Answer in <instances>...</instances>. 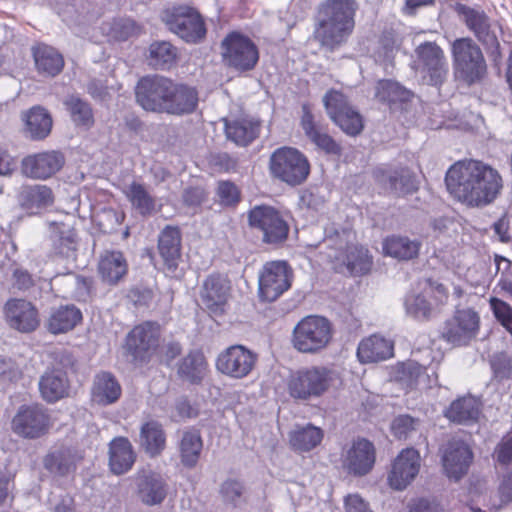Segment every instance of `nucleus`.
Here are the masks:
<instances>
[{
  "instance_id": "1",
  "label": "nucleus",
  "mask_w": 512,
  "mask_h": 512,
  "mask_svg": "<svg viewBox=\"0 0 512 512\" xmlns=\"http://www.w3.org/2000/svg\"><path fill=\"white\" fill-rule=\"evenodd\" d=\"M445 183L451 195L471 207L491 204L503 189L498 170L477 160L452 165L446 173Z\"/></svg>"
},
{
  "instance_id": "2",
  "label": "nucleus",
  "mask_w": 512,
  "mask_h": 512,
  "mask_svg": "<svg viewBox=\"0 0 512 512\" xmlns=\"http://www.w3.org/2000/svg\"><path fill=\"white\" fill-rule=\"evenodd\" d=\"M356 10L355 0H327L319 10L315 39L331 50L340 46L354 29Z\"/></svg>"
},
{
  "instance_id": "3",
  "label": "nucleus",
  "mask_w": 512,
  "mask_h": 512,
  "mask_svg": "<svg viewBox=\"0 0 512 512\" xmlns=\"http://www.w3.org/2000/svg\"><path fill=\"white\" fill-rule=\"evenodd\" d=\"M350 235L349 231L343 230L327 236L324 239V244L329 248L327 257L334 262V269L337 272H347L351 275L366 274L372 265L371 257L364 247L348 243Z\"/></svg>"
},
{
  "instance_id": "4",
  "label": "nucleus",
  "mask_w": 512,
  "mask_h": 512,
  "mask_svg": "<svg viewBox=\"0 0 512 512\" xmlns=\"http://www.w3.org/2000/svg\"><path fill=\"white\" fill-rule=\"evenodd\" d=\"M455 77L468 86L480 83L487 75V63L479 45L470 37L457 38L451 43Z\"/></svg>"
},
{
  "instance_id": "5",
  "label": "nucleus",
  "mask_w": 512,
  "mask_h": 512,
  "mask_svg": "<svg viewBox=\"0 0 512 512\" xmlns=\"http://www.w3.org/2000/svg\"><path fill=\"white\" fill-rule=\"evenodd\" d=\"M336 378V372L328 367H303L291 373L287 381V390L293 399L310 401L324 395Z\"/></svg>"
},
{
  "instance_id": "6",
  "label": "nucleus",
  "mask_w": 512,
  "mask_h": 512,
  "mask_svg": "<svg viewBox=\"0 0 512 512\" xmlns=\"http://www.w3.org/2000/svg\"><path fill=\"white\" fill-rule=\"evenodd\" d=\"M269 172L272 178L295 187L307 180L310 174V163L298 149L283 146L270 155Z\"/></svg>"
},
{
  "instance_id": "7",
  "label": "nucleus",
  "mask_w": 512,
  "mask_h": 512,
  "mask_svg": "<svg viewBox=\"0 0 512 512\" xmlns=\"http://www.w3.org/2000/svg\"><path fill=\"white\" fill-rule=\"evenodd\" d=\"M161 19L167 29L189 44L199 43L206 35V25L201 14L186 5L165 9Z\"/></svg>"
},
{
  "instance_id": "8",
  "label": "nucleus",
  "mask_w": 512,
  "mask_h": 512,
  "mask_svg": "<svg viewBox=\"0 0 512 512\" xmlns=\"http://www.w3.org/2000/svg\"><path fill=\"white\" fill-rule=\"evenodd\" d=\"M412 68L424 84L439 87L448 75L449 66L443 49L435 42L426 41L414 51Z\"/></svg>"
},
{
  "instance_id": "9",
  "label": "nucleus",
  "mask_w": 512,
  "mask_h": 512,
  "mask_svg": "<svg viewBox=\"0 0 512 512\" xmlns=\"http://www.w3.org/2000/svg\"><path fill=\"white\" fill-rule=\"evenodd\" d=\"M332 339V324L322 316H307L294 327L292 343L301 353L314 354Z\"/></svg>"
},
{
  "instance_id": "10",
  "label": "nucleus",
  "mask_w": 512,
  "mask_h": 512,
  "mask_svg": "<svg viewBox=\"0 0 512 512\" xmlns=\"http://www.w3.org/2000/svg\"><path fill=\"white\" fill-rule=\"evenodd\" d=\"M249 226L261 233V240L268 245H280L289 234V224L272 206L256 205L247 214Z\"/></svg>"
},
{
  "instance_id": "11",
  "label": "nucleus",
  "mask_w": 512,
  "mask_h": 512,
  "mask_svg": "<svg viewBox=\"0 0 512 512\" xmlns=\"http://www.w3.org/2000/svg\"><path fill=\"white\" fill-rule=\"evenodd\" d=\"M373 178L383 193L391 197H405L419 189L416 174L402 165L378 166L373 170Z\"/></svg>"
},
{
  "instance_id": "12",
  "label": "nucleus",
  "mask_w": 512,
  "mask_h": 512,
  "mask_svg": "<svg viewBox=\"0 0 512 512\" xmlns=\"http://www.w3.org/2000/svg\"><path fill=\"white\" fill-rule=\"evenodd\" d=\"M160 326L146 321L135 326L125 341L126 355L134 364H144L155 354L160 341Z\"/></svg>"
},
{
  "instance_id": "13",
  "label": "nucleus",
  "mask_w": 512,
  "mask_h": 512,
  "mask_svg": "<svg viewBox=\"0 0 512 512\" xmlns=\"http://www.w3.org/2000/svg\"><path fill=\"white\" fill-rule=\"evenodd\" d=\"M480 316L471 308L457 310L441 329V339L453 347L467 346L479 332Z\"/></svg>"
},
{
  "instance_id": "14",
  "label": "nucleus",
  "mask_w": 512,
  "mask_h": 512,
  "mask_svg": "<svg viewBox=\"0 0 512 512\" xmlns=\"http://www.w3.org/2000/svg\"><path fill=\"white\" fill-rule=\"evenodd\" d=\"M222 55L229 66L239 71L252 70L259 60L257 46L239 32H231L223 39Z\"/></svg>"
},
{
  "instance_id": "15",
  "label": "nucleus",
  "mask_w": 512,
  "mask_h": 512,
  "mask_svg": "<svg viewBox=\"0 0 512 512\" xmlns=\"http://www.w3.org/2000/svg\"><path fill=\"white\" fill-rule=\"evenodd\" d=\"M293 270L285 261L267 262L259 273V296L263 301L277 300L292 284Z\"/></svg>"
},
{
  "instance_id": "16",
  "label": "nucleus",
  "mask_w": 512,
  "mask_h": 512,
  "mask_svg": "<svg viewBox=\"0 0 512 512\" xmlns=\"http://www.w3.org/2000/svg\"><path fill=\"white\" fill-rule=\"evenodd\" d=\"M458 12L463 17L467 28L483 44L493 57V60H500L502 57L500 43L495 31L492 29V23L487 14L482 10L465 5H460Z\"/></svg>"
},
{
  "instance_id": "17",
  "label": "nucleus",
  "mask_w": 512,
  "mask_h": 512,
  "mask_svg": "<svg viewBox=\"0 0 512 512\" xmlns=\"http://www.w3.org/2000/svg\"><path fill=\"white\" fill-rule=\"evenodd\" d=\"M173 89V81L163 76H147L136 86V99L143 109L164 112L168 96Z\"/></svg>"
},
{
  "instance_id": "18",
  "label": "nucleus",
  "mask_w": 512,
  "mask_h": 512,
  "mask_svg": "<svg viewBox=\"0 0 512 512\" xmlns=\"http://www.w3.org/2000/svg\"><path fill=\"white\" fill-rule=\"evenodd\" d=\"M49 421V415L43 406L22 405L12 419V430L23 438L36 439L48 431Z\"/></svg>"
},
{
  "instance_id": "19",
  "label": "nucleus",
  "mask_w": 512,
  "mask_h": 512,
  "mask_svg": "<svg viewBox=\"0 0 512 512\" xmlns=\"http://www.w3.org/2000/svg\"><path fill=\"white\" fill-rule=\"evenodd\" d=\"M257 354L242 345H233L222 351L216 360V368L234 379L246 377L257 362Z\"/></svg>"
},
{
  "instance_id": "20",
  "label": "nucleus",
  "mask_w": 512,
  "mask_h": 512,
  "mask_svg": "<svg viewBox=\"0 0 512 512\" xmlns=\"http://www.w3.org/2000/svg\"><path fill=\"white\" fill-rule=\"evenodd\" d=\"M3 310L9 327L19 332H32L40 324L38 310L31 302L25 299H9L5 303Z\"/></svg>"
},
{
  "instance_id": "21",
  "label": "nucleus",
  "mask_w": 512,
  "mask_h": 512,
  "mask_svg": "<svg viewBox=\"0 0 512 512\" xmlns=\"http://www.w3.org/2000/svg\"><path fill=\"white\" fill-rule=\"evenodd\" d=\"M420 454L414 448L403 449L392 464L388 482L395 490L405 489L418 475Z\"/></svg>"
},
{
  "instance_id": "22",
  "label": "nucleus",
  "mask_w": 512,
  "mask_h": 512,
  "mask_svg": "<svg viewBox=\"0 0 512 512\" xmlns=\"http://www.w3.org/2000/svg\"><path fill=\"white\" fill-rule=\"evenodd\" d=\"M323 101L328 114L339 128H363L361 115L347 103L341 92L330 90Z\"/></svg>"
},
{
  "instance_id": "23",
  "label": "nucleus",
  "mask_w": 512,
  "mask_h": 512,
  "mask_svg": "<svg viewBox=\"0 0 512 512\" xmlns=\"http://www.w3.org/2000/svg\"><path fill=\"white\" fill-rule=\"evenodd\" d=\"M343 467L355 476H363L370 472L375 463L374 445L358 438L343 455Z\"/></svg>"
},
{
  "instance_id": "24",
  "label": "nucleus",
  "mask_w": 512,
  "mask_h": 512,
  "mask_svg": "<svg viewBox=\"0 0 512 512\" xmlns=\"http://www.w3.org/2000/svg\"><path fill=\"white\" fill-rule=\"evenodd\" d=\"M473 459V453L467 443L452 439L446 445L443 453V467L449 478L455 480L465 475Z\"/></svg>"
},
{
  "instance_id": "25",
  "label": "nucleus",
  "mask_w": 512,
  "mask_h": 512,
  "mask_svg": "<svg viewBox=\"0 0 512 512\" xmlns=\"http://www.w3.org/2000/svg\"><path fill=\"white\" fill-rule=\"evenodd\" d=\"M64 164V157L59 152H44L28 156L22 160V172L34 179H46L55 174Z\"/></svg>"
},
{
  "instance_id": "26",
  "label": "nucleus",
  "mask_w": 512,
  "mask_h": 512,
  "mask_svg": "<svg viewBox=\"0 0 512 512\" xmlns=\"http://www.w3.org/2000/svg\"><path fill=\"white\" fill-rule=\"evenodd\" d=\"M82 459L78 451L71 447L61 446L51 449L43 458L44 469L54 477H65L74 472L77 463Z\"/></svg>"
},
{
  "instance_id": "27",
  "label": "nucleus",
  "mask_w": 512,
  "mask_h": 512,
  "mask_svg": "<svg viewBox=\"0 0 512 512\" xmlns=\"http://www.w3.org/2000/svg\"><path fill=\"white\" fill-rule=\"evenodd\" d=\"M137 495L148 506L158 505L167 495V484L163 477L153 471H143L136 477Z\"/></svg>"
},
{
  "instance_id": "28",
  "label": "nucleus",
  "mask_w": 512,
  "mask_h": 512,
  "mask_svg": "<svg viewBox=\"0 0 512 512\" xmlns=\"http://www.w3.org/2000/svg\"><path fill=\"white\" fill-rule=\"evenodd\" d=\"M230 294V282L221 274H212L203 282L200 296L212 312L222 311Z\"/></svg>"
},
{
  "instance_id": "29",
  "label": "nucleus",
  "mask_w": 512,
  "mask_h": 512,
  "mask_svg": "<svg viewBox=\"0 0 512 512\" xmlns=\"http://www.w3.org/2000/svg\"><path fill=\"white\" fill-rule=\"evenodd\" d=\"M158 250L167 270L174 272L181 257V231L179 227L167 225L160 232Z\"/></svg>"
},
{
  "instance_id": "30",
  "label": "nucleus",
  "mask_w": 512,
  "mask_h": 512,
  "mask_svg": "<svg viewBox=\"0 0 512 512\" xmlns=\"http://www.w3.org/2000/svg\"><path fill=\"white\" fill-rule=\"evenodd\" d=\"M122 393L121 386L110 372L95 375L91 387V401L99 406H108L118 401Z\"/></svg>"
},
{
  "instance_id": "31",
  "label": "nucleus",
  "mask_w": 512,
  "mask_h": 512,
  "mask_svg": "<svg viewBox=\"0 0 512 512\" xmlns=\"http://www.w3.org/2000/svg\"><path fill=\"white\" fill-rule=\"evenodd\" d=\"M137 442L148 456L154 458L161 455L166 447V433L162 424L153 419L142 423Z\"/></svg>"
},
{
  "instance_id": "32",
  "label": "nucleus",
  "mask_w": 512,
  "mask_h": 512,
  "mask_svg": "<svg viewBox=\"0 0 512 512\" xmlns=\"http://www.w3.org/2000/svg\"><path fill=\"white\" fill-rule=\"evenodd\" d=\"M393 342L381 335H371L363 339L357 348V357L361 363H374L393 356Z\"/></svg>"
},
{
  "instance_id": "33",
  "label": "nucleus",
  "mask_w": 512,
  "mask_h": 512,
  "mask_svg": "<svg viewBox=\"0 0 512 512\" xmlns=\"http://www.w3.org/2000/svg\"><path fill=\"white\" fill-rule=\"evenodd\" d=\"M136 459L131 442L125 437H118L109 445V466L116 475L128 472Z\"/></svg>"
},
{
  "instance_id": "34",
  "label": "nucleus",
  "mask_w": 512,
  "mask_h": 512,
  "mask_svg": "<svg viewBox=\"0 0 512 512\" xmlns=\"http://www.w3.org/2000/svg\"><path fill=\"white\" fill-rule=\"evenodd\" d=\"M197 104L198 93L195 88L173 82V89L164 106V112L176 115L188 114L196 109Z\"/></svg>"
},
{
  "instance_id": "35",
  "label": "nucleus",
  "mask_w": 512,
  "mask_h": 512,
  "mask_svg": "<svg viewBox=\"0 0 512 512\" xmlns=\"http://www.w3.org/2000/svg\"><path fill=\"white\" fill-rule=\"evenodd\" d=\"M32 55L39 74L45 77L58 75L64 67V59L55 48L46 44H37L32 48Z\"/></svg>"
},
{
  "instance_id": "36",
  "label": "nucleus",
  "mask_w": 512,
  "mask_h": 512,
  "mask_svg": "<svg viewBox=\"0 0 512 512\" xmlns=\"http://www.w3.org/2000/svg\"><path fill=\"white\" fill-rule=\"evenodd\" d=\"M39 390L43 399L50 403L67 396L69 381L65 372L57 368L46 371L39 380Z\"/></svg>"
},
{
  "instance_id": "37",
  "label": "nucleus",
  "mask_w": 512,
  "mask_h": 512,
  "mask_svg": "<svg viewBox=\"0 0 512 512\" xmlns=\"http://www.w3.org/2000/svg\"><path fill=\"white\" fill-rule=\"evenodd\" d=\"M480 402L473 396H463L454 400L445 411V416L457 424H472L478 420Z\"/></svg>"
},
{
  "instance_id": "38",
  "label": "nucleus",
  "mask_w": 512,
  "mask_h": 512,
  "mask_svg": "<svg viewBox=\"0 0 512 512\" xmlns=\"http://www.w3.org/2000/svg\"><path fill=\"white\" fill-rule=\"evenodd\" d=\"M53 200V192L46 185L24 186L18 196L20 206L31 214L50 206Z\"/></svg>"
},
{
  "instance_id": "39",
  "label": "nucleus",
  "mask_w": 512,
  "mask_h": 512,
  "mask_svg": "<svg viewBox=\"0 0 512 512\" xmlns=\"http://www.w3.org/2000/svg\"><path fill=\"white\" fill-rule=\"evenodd\" d=\"M99 273L108 284L118 283L127 273V263L119 251H106L100 258Z\"/></svg>"
},
{
  "instance_id": "40",
  "label": "nucleus",
  "mask_w": 512,
  "mask_h": 512,
  "mask_svg": "<svg viewBox=\"0 0 512 512\" xmlns=\"http://www.w3.org/2000/svg\"><path fill=\"white\" fill-rule=\"evenodd\" d=\"M207 371V362L199 351H191L180 360L177 374L180 379L191 384H199Z\"/></svg>"
},
{
  "instance_id": "41",
  "label": "nucleus",
  "mask_w": 512,
  "mask_h": 512,
  "mask_svg": "<svg viewBox=\"0 0 512 512\" xmlns=\"http://www.w3.org/2000/svg\"><path fill=\"white\" fill-rule=\"evenodd\" d=\"M202 447L203 442L199 431L194 429L183 431L178 443L182 465L186 468H194L198 463Z\"/></svg>"
},
{
  "instance_id": "42",
  "label": "nucleus",
  "mask_w": 512,
  "mask_h": 512,
  "mask_svg": "<svg viewBox=\"0 0 512 512\" xmlns=\"http://www.w3.org/2000/svg\"><path fill=\"white\" fill-rule=\"evenodd\" d=\"M82 319L81 311L74 305L60 306L48 319V330L53 334L73 329Z\"/></svg>"
},
{
  "instance_id": "43",
  "label": "nucleus",
  "mask_w": 512,
  "mask_h": 512,
  "mask_svg": "<svg viewBox=\"0 0 512 512\" xmlns=\"http://www.w3.org/2000/svg\"><path fill=\"white\" fill-rule=\"evenodd\" d=\"M323 439V432L320 428L307 424L297 427L290 432L289 442L293 450L307 452L318 446Z\"/></svg>"
},
{
  "instance_id": "44",
  "label": "nucleus",
  "mask_w": 512,
  "mask_h": 512,
  "mask_svg": "<svg viewBox=\"0 0 512 512\" xmlns=\"http://www.w3.org/2000/svg\"><path fill=\"white\" fill-rule=\"evenodd\" d=\"M421 243L404 236H391L385 239L383 249L387 255L400 260H410L418 256Z\"/></svg>"
},
{
  "instance_id": "45",
  "label": "nucleus",
  "mask_w": 512,
  "mask_h": 512,
  "mask_svg": "<svg viewBox=\"0 0 512 512\" xmlns=\"http://www.w3.org/2000/svg\"><path fill=\"white\" fill-rule=\"evenodd\" d=\"M148 51L149 64L156 69L165 70L176 63L177 48L168 41H155Z\"/></svg>"
},
{
  "instance_id": "46",
  "label": "nucleus",
  "mask_w": 512,
  "mask_h": 512,
  "mask_svg": "<svg viewBox=\"0 0 512 512\" xmlns=\"http://www.w3.org/2000/svg\"><path fill=\"white\" fill-rule=\"evenodd\" d=\"M127 197L133 208L142 216H150L157 211L156 199L142 184L131 183L127 191Z\"/></svg>"
},
{
  "instance_id": "47",
  "label": "nucleus",
  "mask_w": 512,
  "mask_h": 512,
  "mask_svg": "<svg viewBox=\"0 0 512 512\" xmlns=\"http://www.w3.org/2000/svg\"><path fill=\"white\" fill-rule=\"evenodd\" d=\"M413 94L399 83L392 80H381L376 85L375 97L385 103L394 104L407 102Z\"/></svg>"
},
{
  "instance_id": "48",
  "label": "nucleus",
  "mask_w": 512,
  "mask_h": 512,
  "mask_svg": "<svg viewBox=\"0 0 512 512\" xmlns=\"http://www.w3.org/2000/svg\"><path fill=\"white\" fill-rule=\"evenodd\" d=\"M101 29L111 41H126L138 33V26L130 18H117L104 22Z\"/></svg>"
},
{
  "instance_id": "49",
  "label": "nucleus",
  "mask_w": 512,
  "mask_h": 512,
  "mask_svg": "<svg viewBox=\"0 0 512 512\" xmlns=\"http://www.w3.org/2000/svg\"><path fill=\"white\" fill-rule=\"evenodd\" d=\"M64 105L76 125L91 126L93 124V112L87 102L72 95L64 101Z\"/></svg>"
},
{
  "instance_id": "50",
  "label": "nucleus",
  "mask_w": 512,
  "mask_h": 512,
  "mask_svg": "<svg viewBox=\"0 0 512 512\" xmlns=\"http://www.w3.org/2000/svg\"><path fill=\"white\" fill-rule=\"evenodd\" d=\"M220 496L225 504L238 507L245 502L244 484L237 479H226L219 489Z\"/></svg>"
},
{
  "instance_id": "51",
  "label": "nucleus",
  "mask_w": 512,
  "mask_h": 512,
  "mask_svg": "<svg viewBox=\"0 0 512 512\" xmlns=\"http://www.w3.org/2000/svg\"><path fill=\"white\" fill-rule=\"evenodd\" d=\"M429 368L420 365L417 362L411 361L404 365L403 373L409 377V385L411 387H431L437 385V375L435 374L432 380L428 374Z\"/></svg>"
},
{
  "instance_id": "52",
  "label": "nucleus",
  "mask_w": 512,
  "mask_h": 512,
  "mask_svg": "<svg viewBox=\"0 0 512 512\" xmlns=\"http://www.w3.org/2000/svg\"><path fill=\"white\" fill-rule=\"evenodd\" d=\"M21 119L27 128H52L53 125L51 113L41 105H35L22 112Z\"/></svg>"
},
{
  "instance_id": "53",
  "label": "nucleus",
  "mask_w": 512,
  "mask_h": 512,
  "mask_svg": "<svg viewBox=\"0 0 512 512\" xmlns=\"http://www.w3.org/2000/svg\"><path fill=\"white\" fill-rule=\"evenodd\" d=\"M406 311L417 319H428L431 314V304L423 294L413 295L405 301Z\"/></svg>"
},
{
  "instance_id": "54",
  "label": "nucleus",
  "mask_w": 512,
  "mask_h": 512,
  "mask_svg": "<svg viewBox=\"0 0 512 512\" xmlns=\"http://www.w3.org/2000/svg\"><path fill=\"white\" fill-rule=\"evenodd\" d=\"M489 302L495 318L512 336V306L496 297Z\"/></svg>"
},
{
  "instance_id": "55",
  "label": "nucleus",
  "mask_w": 512,
  "mask_h": 512,
  "mask_svg": "<svg viewBox=\"0 0 512 512\" xmlns=\"http://www.w3.org/2000/svg\"><path fill=\"white\" fill-rule=\"evenodd\" d=\"M307 137L320 149L328 154H339L340 146L331 136L322 130H306Z\"/></svg>"
},
{
  "instance_id": "56",
  "label": "nucleus",
  "mask_w": 512,
  "mask_h": 512,
  "mask_svg": "<svg viewBox=\"0 0 512 512\" xmlns=\"http://www.w3.org/2000/svg\"><path fill=\"white\" fill-rule=\"evenodd\" d=\"M77 248L76 233L73 230H67L60 233L57 241L54 243V249L57 254L63 257H70Z\"/></svg>"
},
{
  "instance_id": "57",
  "label": "nucleus",
  "mask_w": 512,
  "mask_h": 512,
  "mask_svg": "<svg viewBox=\"0 0 512 512\" xmlns=\"http://www.w3.org/2000/svg\"><path fill=\"white\" fill-rule=\"evenodd\" d=\"M418 421L409 415L396 417L391 425L392 432L398 439H406L416 430Z\"/></svg>"
},
{
  "instance_id": "58",
  "label": "nucleus",
  "mask_w": 512,
  "mask_h": 512,
  "mask_svg": "<svg viewBox=\"0 0 512 512\" xmlns=\"http://www.w3.org/2000/svg\"><path fill=\"white\" fill-rule=\"evenodd\" d=\"M217 196L224 206H233L240 201V191L237 186L230 181L218 183Z\"/></svg>"
},
{
  "instance_id": "59",
  "label": "nucleus",
  "mask_w": 512,
  "mask_h": 512,
  "mask_svg": "<svg viewBox=\"0 0 512 512\" xmlns=\"http://www.w3.org/2000/svg\"><path fill=\"white\" fill-rule=\"evenodd\" d=\"M226 138L238 147H247L257 137V130H224Z\"/></svg>"
},
{
  "instance_id": "60",
  "label": "nucleus",
  "mask_w": 512,
  "mask_h": 512,
  "mask_svg": "<svg viewBox=\"0 0 512 512\" xmlns=\"http://www.w3.org/2000/svg\"><path fill=\"white\" fill-rule=\"evenodd\" d=\"M491 368L495 378L499 380L508 379L511 375L512 365L510 360L504 355L494 356L491 360Z\"/></svg>"
},
{
  "instance_id": "61",
  "label": "nucleus",
  "mask_w": 512,
  "mask_h": 512,
  "mask_svg": "<svg viewBox=\"0 0 512 512\" xmlns=\"http://www.w3.org/2000/svg\"><path fill=\"white\" fill-rule=\"evenodd\" d=\"M496 460L501 465H509L512 462V435H507L496 447Z\"/></svg>"
},
{
  "instance_id": "62",
  "label": "nucleus",
  "mask_w": 512,
  "mask_h": 512,
  "mask_svg": "<svg viewBox=\"0 0 512 512\" xmlns=\"http://www.w3.org/2000/svg\"><path fill=\"white\" fill-rule=\"evenodd\" d=\"M76 360L74 356L68 351H60L56 354L55 363L53 368L60 369L65 372L67 376L68 371H74Z\"/></svg>"
},
{
  "instance_id": "63",
  "label": "nucleus",
  "mask_w": 512,
  "mask_h": 512,
  "mask_svg": "<svg viewBox=\"0 0 512 512\" xmlns=\"http://www.w3.org/2000/svg\"><path fill=\"white\" fill-rule=\"evenodd\" d=\"M499 494L503 503L512 501V469L507 468L503 473L502 480L499 485Z\"/></svg>"
},
{
  "instance_id": "64",
  "label": "nucleus",
  "mask_w": 512,
  "mask_h": 512,
  "mask_svg": "<svg viewBox=\"0 0 512 512\" xmlns=\"http://www.w3.org/2000/svg\"><path fill=\"white\" fill-rule=\"evenodd\" d=\"M345 509L346 512H373L358 494H351L345 498Z\"/></svg>"
}]
</instances>
